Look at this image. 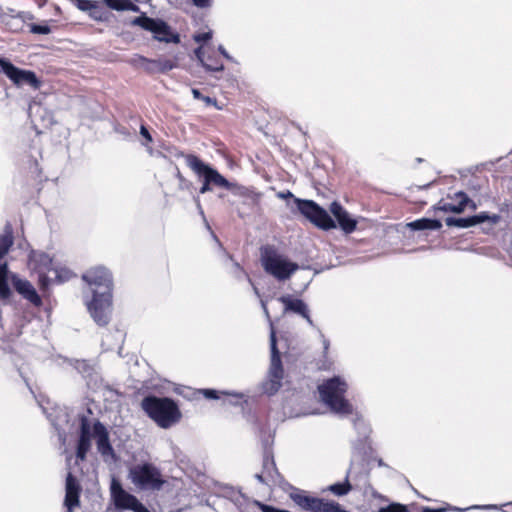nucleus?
Wrapping results in <instances>:
<instances>
[{"mask_svg":"<svg viewBox=\"0 0 512 512\" xmlns=\"http://www.w3.org/2000/svg\"><path fill=\"white\" fill-rule=\"evenodd\" d=\"M82 279L91 287L93 299L87 303L93 320L100 326L109 323L112 304V276L104 267H96L83 274Z\"/></svg>","mask_w":512,"mask_h":512,"instance_id":"1","label":"nucleus"},{"mask_svg":"<svg viewBox=\"0 0 512 512\" xmlns=\"http://www.w3.org/2000/svg\"><path fill=\"white\" fill-rule=\"evenodd\" d=\"M141 407L159 427L164 429L176 424L181 418L178 406L170 398L147 396L142 400Z\"/></svg>","mask_w":512,"mask_h":512,"instance_id":"2","label":"nucleus"},{"mask_svg":"<svg viewBox=\"0 0 512 512\" xmlns=\"http://www.w3.org/2000/svg\"><path fill=\"white\" fill-rule=\"evenodd\" d=\"M347 383L340 377L328 379L318 386L321 400L333 411L340 415H349L353 407L344 395L347 391Z\"/></svg>","mask_w":512,"mask_h":512,"instance_id":"3","label":"nucleus"},{"mask_svg":"<svg viewBox=\"0 0 512 512\" xmlns=\"http://www.w3.org/2000/svg\"><path fill=\"white\" fill-rule=\"evenodd\" d=\"M178 157L185 160L186 165L201 179L203 184L199 189L201 194H205L213 189V186L230 189L231 184L216 169L204 163L194 154H185L180 152Z\"/></svg>","mask_w":512,"mask_h":512,"instance_id":"4","label":"nucleus"},{"mask_svg":"<svg viewBox=\"0 0 512 512\" xmlns=\"http://www.w3.org/2000/svg\"><path fill=\"white\" fill-rule=\"evenodd\" d=\"M261 263L265 272L279 281L289 279L299 268L298 264L291 262L271 246L261 249Z\"/></svg>","mask_w":512,"mask_h":512,"instance_id":"5","label":"nucleus"},{"mask_svg":"<svg viewBox=\"0 0 512 512\" xmlns=\"http://www.w3.org/2000/svg\"><path fill=\"white\" fill-rule=\"evenodd\" d=\"M277 196L281 199L293 198L298 211L317 227L323 230H329L336 227L335 221L330 217L328 212L314 201L294 198L290 191L279 192Z\"/></svg>","mask_w":512,"mask_h":512,"instance_id":"6","label":"nucleus"},{"mask_svg":"<svg viewBox=\"0 0 512 512\" xmlns=\"http://www.w3.org/2000/svg\"><path fill=\"white\" fill-rule=\"evenodd\" d=\"M28 267L38 275L39 284L42 288H47L51 284V275H54L55 278L61 277L59 268L53 265L50 256L44 252L31 251Z\"/></svg>","mask_w":512,"mask_h":512,"instance_id":"7","label":"nucleus"},{"mask_svg":"<svg viewBox=\"0 0 512 512\" xmlns=\"http://www.w3.org/2000/svg\"><path fill=\"white\" fill-rule=\"evenodd\" d=\"M129 474L132 483L141 490H160L165 482L159 469L148 463L134 466Z\"/></svg>","mask_w":512,"mask_h":512,"instance_id":"8","label":"nucleus"},{"mask_svg":"<svg viewBox=\"0 0 512 512\" xmlns=\"http://www.w3.org/2000/svg\"><path fill=\"white\" fill-rule=\"evenodd\" d=\"M133 24L152 32L154 38L158 41L166 43H178L180 41L179 35L174 33L163 20L140 16L134 19Z\"/></svg>","mask_w":512,"mask_h":512,"instance_id":"9","label":"nucleus"},{"mask_svg":"<svg viewBox=\"0 0 512 512\" xmlns=\"http://www.w3.org/2000/svg\"><path fill=\"white\" fill-rule=\"evenodd\" d=\"M270 348H271V364L269 369V381L266 383L265 392L272 395L276 393L281 387L283 378V368L280 359V354L277 349L276 333L271 325L270 332Z\"/></svg>","mask_w":512,"mask_h":512,"instance_id":"10","label":"nucleus"},{"mask_svg":"<svg viewBox=\"0 0 512 512\" xmlns=\"http://www.w3.org/2000/svg\"><path fill=\"white\" fill-rule=\"evenodd\" d=\"M110 491L116 509L131 510L133 512H150L134 495L125 491L122 485L115 479L111 482Z\"/></svg>","mask_w":512,"mask_h":512,"instance_id":"11","label":"nucleus"},{"mask_svg":"<svg viewBox=\"0 0 512 512\" xmlns=\"http://www.w3.org/2000/svg\"><path fill=\"white\" fill-rule=\"evenodd\" d=\"M110 491L116 509L131 510L133 512H150L134 495L125 491L122 485L115 479L111 482Z\"/></svg>","mask_w":512,"mask_h":512,"instance_id":"12","label":"nucleus"},{"mask_svg":"<svg viewBox=\"0 0 512 512\" xmlns=\"http://www.w3.org/2000/svg\"><path fill=\"white\" fill-rule=\"evenodd\" d=\"M291 498L303 510L311 512H349L337 502L323 498L311 497L302 493L292 494Z\"/></svg>","mask_w":512,"mask_h":512,"instance_id":"13","label":"nucleus"},{"mask_svg":"<svg viewBox=\"0 0 512 512\" xmlns=\"http://www.w3.org/2000/svg\"><path fill=\"white\" fill-rule=\"evenodd\" d=\"M0 71H3L16 86L29 85L35 89L40 86V82L34 72L19 69L4 59L0 61Z\"/></svg>","mask_w":512,"mask_h":512,"instance_id":"14","label":"nucleus"},{"mask_svg":"<svg viewBox=\"0 0 512 512\" xmlns=\"http://www.w3.org/2000/svg\"><path fill=\"white\" fill-rule=\"evenodd\" d=\"M500 220L501 216L498 214L490 215L487 212H481L477 215L465 218L448 217L446 218L445 223L449 227L468 228L486 221L490 222L492 225H495L499 223Z\"/></svg>","mask_w":512,"mask_h":512,"instance_id":"15","label":"nucleus"},{"mask_svg":"<svg viewBox=\"0 0 512 512\" xmlns=\"http://www.w3.org/2000/svg\"><path fill=\"white\" fill-rule=\"evenodd\" d=\"M93 437L96 439L97 450L102 457L105 459L115 457L114 449L109 440V433L100 421H96L93 425Z\"/></svg>","mask_w":512,"mask_h":512,"instance_id":"16","label":"nucleus"},{"mask_svg":"<svg viewBox=\"0 0 512 512\" xmlns=\"http://www.w3.org/2000/svg\"><path fill=\"white\" fill-rule=\"evenodd\" d=\"M255 477L259 482L266 485L281 483L282 477L276 468L273 457L270 456L268 452L264 455L262 472L256 474Z\"/></svg>","mask_w":512,"mask_h":512,"instance_id":"17","label":"nucleus"},{"mask_svg":"<svg viewBox=\"0 0 512 512\" xmlns=\"http://www.w3.org/2000/svg\"><path fill=\"white\" fill-rule=\"evenodd\" d=\"M279 301L284 305V313L292 312L300 315L311 327L314 326V322L310 317L309 307L303 300L294 298L291 295H284L279 298Z\"/></svg>","mask_w":512,"mask_h":512,"instance_id":"18","label":"nucleus"},{"mask_svg":"<svg viewBox=\"0 0 512 512\" xmlns=\"http://www.w3.org/2000/svg\"><path fill=\"white\" fill-rule=\"evenodd\" d=\"M93 435V428L87 417L82 416L80 419V435L77 445L76 456L79 460L83 461L86 458L87 452L91 448V437Z\"/></svg>","mask_w":512,"mask_h":512,"instance_id":"19","label":"nucleus"},{"mask_svg":"<svg viewBox=\"0 0 512 512\" xmlns=\"http://www.w3.org/2000/svg\"><path fill=\"white\" fill-rule=\"evenodd\" d=\"M65 488L64 506L66 507V512H73V509L80 505L79 495L81 488L71 472L67 474Z\"/></svg>","mask_w":512,"mask_h":512,"instance_id":"20","label":"nucleus"},{"mask_svg":"<svg viewBox=\"0 0 512 512\" xmlns=\"http://www.w3.org/2000/svg\"><path fill=\"white\" fill-rule=\"evenodd\" d=\"M330 212L346 234H350L356 229L357 221L338 202L331 203Z\"/></svg>","mask_w":512,"mask_h":512,"instance_id":"21","label":"nucleus"},{"mask_svg":"<svg viewBox=\"0 0 512 512\" xmlns=\"http://www.w3.org/2000/svg\"><path fill=\"white\" fill-rule=\"evenodd\" d=\"M13 285L15 290L21 294L25 299H27L32 304L39 306L41 304V298L37 294L35 288L32 284L24 279H19L13 276Z\"/></svg>","mask_w":512,"mask_h":512,"instance_id":"22","label":"nucleus"},{"mask_svg":"<svg viewBox=\"0 0 512 512\" xmlns=\"http://www.w3.org/2000/svg\"><path fill=\"white\" fill-rule=\"evenodd\" d=\"M456 198L458 200V204H454L451 202H440V203H438L436 209L441 210L443 212H454V213L463 212L467 203L470 200H469L468 196L463 192L456 193Z\"/></svg>","mask_w":512,"mask_h":512,"instance_id":"23","label":"nucleus"},{"mask_svg":"<svg viewBox=\"0 0 512 512\" xmlns=\"http://www.w3.org/2000/svg\"><path fill=\"white\" fill-rule=\"evenodd\" d=\"M407 226L411 230H439L442 227V223L436 219L422 218L410 222Z\"/></svg>","mask_w":512,"mask_h":512,"instance_id":"24","label":"nucleus"},{"mask_svg":"<svg viewBox=\"0 0 512 512\" xmlns=\"http://www.w3.org/2000/svg\"><path fill=\"white\" fill-rule=\"evenodd\" d=\"M13 243L12 228L7 224L4 233L0 235V261L3 260L4 256L9 252Z\"/></svg>","mask_w":512,"mask_h":512,"instance_id":"25","label":"nucleus"},{"mask_svg":"<svg viewBox=\"0 0 512 512\" xmlns=\"http://www.w3.org/2000/svg\"><path fill=\"white\" fill-rule=\"evenodd\" d=\"M10 294L8 286V266L6 261H0V298H6Z\"/></svg>","mask_w":512,"mask_h":512,"instance_id":"26","label":"nucleus"},{"mask_svg":"<svg viewBox=\"0 0 512 512\" xmlns=\"http://www.w3.org/2000/svg\"><path fill=\"white\" fill-rule=\"evenodd\" d=\"M106 5L117 11H137L138 6L131 2V0H104Z\"/></svg>","mask_w":512,"mask_h":512,"instance_id":"27","label":"nucleus"},{"mask_svg":"<svg viewBox=\"0 0 512 512\" xmlns=\"http://www.w3.org/2000/svg\"><path fill=\"white\" fill-rule=\"evenodd\" d=\"M349 472H347V475H346V478L344 480V482L342 483H335L331 486H329V491L332 492L334 495L336 496H344V495H347L351 490H352V486L349 482Z\"/></svg>","mask_w":512,"mask_h":512,"instance_id":"28","label":"nucleus"},{"mask_svg":"<svg viewBox=\"0 0 512 512\" xmlns=\"http://www.w3.org/2000/svg\"><path fill=\"white\" fill-rule=\"evenodd\" d=\"M89 15L97 21H104L107 19V11H105L97 2L93 3L92 8L89 11Z\"/></svg>","mask_w":512,"mask_h":512,"instance_id":"29","label":"nucleus"},{"mask_svg":"<svg viewBox=\"0 0 512 512\" xmlns=\"http://www.w3.org/2000/svg\"><path fill=\"white\" fill-rule=\"evenodd\" d=\"M196 56L200 60V62L202 63L203 67H205L206 70H209V71H222L224 69V65L223 64L208 63L205 60L204 55H203V53H202L200 48L196 50Z\"/></svg>","mask_w":512,"mask_h":512,"instance_id":"30","label":"nucleus"},{"mask_svg":"<svg viewBox=\"0 0 512 512\" xmlns=\"http://www.w3.org/2000/svg\"><path fill=\"white\" fill-rule=\"evenodd\" d=\"M377 512H408V509L403 504L391 503L388 506L379 508Z\"/></svg>","mask_w":512,"mask_h":512,"instance_id":"31","label":"nucleus"},{"mask_svg":"<svg viewBox=\"0 0 512 512\" xmlns=\"http://www.w3.org/2000/svg\"><path fill=\"white\" fill-rule=\"evenodd\" d=\"M59 271H60L61 277L55 278L54 275H51V277H52L51 284H53V283H57V284L63 283L65 281L69 280L71 275H72V273L68 269L59 268Z\"/></svg>","mask_w":512,"mask_h":512,"instance_id":"32","label":"nucleus"},{"mask_svg":"<svg viewBox=\"0 0 512 512\" xmlns=\"http://www.w3.org/2000/svg\"><path fill=\"white\" fill-rule=\"evenodd\" d=\"M158 72L163 73L172 70L175 67V63L167 59H158Z\"/></svg>","mask_w":512,"mask_h":512,"instance_id":"33","label":"nucleus"},{"mask_svg":"<svg viewBox=\"0 0 512 512\" xmlns=\"http://www.w3.org/2000/svg\"><path fill=\"white\" fill-rule=\"evenodd\" d=\"M355 428L359 431V433L363 436H366L369 432V428L365 425L364 421L360 416L356 415L353 420Z\"/></svg>","mask_w":512,"mask_h":512,"instance_id":"34","label":"nucleus"},{"mask_svg":"<svg viewBox=\"0 0 512 512\" xmlns=\"http://www.w3.org/2000/svg\"><path fill=\"white\" fill-rule=\"evenodd\" d=\"M30 31L33 34H49L51 32V28L48 25H39V24H32L30 26Z\"/></svg>","mask_w":512,"mask_h":512,"instance_id":"35","label":"nucleus"},{"mask_svg":"<svg viewBox=\"0 0 512 512\" xmlns=\"http://www.w3.org/2000/svg\"><path fill=\"white\" fill-rule=\"evenodd\" d=\"M76 3V6L81 11H87L89 12L92 8L93 1L90 0H73Z\"/></svg>","mask_w":512,"mask_h":512,"instance_id":"36","label":"nucleus"},{"mask_svg":"<svg viewBox=\"0 0 512 512\" xmlns=\"http://www.w3.org/2000/svg\"><path fill=\"white\" fill-rule=\"evenodd\" d=\"M158 60L147 59L143 69L148 73H158Z\"/></svg>","mask_w":512,"mask_h":512,"instance_id":"37","label":"nucleus"},{"mask_svg":"<svg viewBox=\"0 0 512 512\" xmlns=\"http://www.w3.org/2000/svg\"><path fill=\"white\" fill-rule=\"evenodd\" d=\"M146 61H147V58H145V57H143V56H140V55H135V56L131 59L130 63H131V64H133V65H135V66H137V67H141V68H143V67H144V65H145V63H146Z\"/></svg>","mask_w":512,"mask_h":512,"instance_id":"38","label":"nucleus"},{"mask_svg":"<svg viewBox=\"0 0 512 512\" xmlns=\"http://www.w3.org/2000/svg\"><path fill=\"white\" fill-rule=\"evenodd\" d=\"M181 189L188 188L191 183L178 171L176 175Z\"/></svg>","mask_w":512,"mask_h":512,"instance_id":"39","label":"nucleus"},{"mask_svg":"<svg viewBox=\"0 0 512 512\" xmlns=\"http://www.w3.org/2000/svg\"><path fill=\"white\" fill-rule=\"evenodd\" d=\"M211 37H212V33L211 32H204V33L196 35L194 37V39H195L196 42H206L209 39H211Z\"/></svg>","mask_w":512,"mask_h":512,"instance_id":"40","label":"nucleus"},{"mask_svg":"<svg viewBox=\"0 0 512 512\" xmlns=\"http://www.w3.org/2000/svg\"><path fill=\"white\" fill-rule=\"evenodd\" d=\"M203 395L208 399H218V392L213 389H204L202 390Z\"/></svg>","mask_w":512,"mask_h":512,"instance_id":"41","label":"nucleus"},{"mask_svg":"<svg viewBox=\"0 0 512 512\" xmlns=\"http://www.w3.org/2000/svg\"><path fill=\"white\" fill-rule=\"evenodd\" d=\"M192 3L199 8H206L211 5L212 0H191Z\"/></svg>","mask_w":512,"mask_h":512,"instance_id":"42","label":"nucleus"},{"mask_svg":"<svg viewBox=\"0 0 512 512\" xmlns=\"http://www.w3.org/2000/svg\"><path fill=\"white\" fill-rule=\"evenodd\" d=\"M140 134L148 141V142H151L152 141V137L149 133V131L147 130V128L145 126H141L140 128Z\"/></svg>","mask_w":512,"mask_h":512,"instance_id":"43","label":"nucleus"},{"mask_svg":"<svg viewBox=\"0 0 512 512\" xmlns=\"http://www.w3.org/2000/svg\"><path fill=\"white\" fill-rule=\"evenodd\" d=\"M218 49H219V52H220V53H221V54H222L226 59H228V60H232V57L228 54V52L225 50V48H224L222 45H220Z\"/></svg>","mask_w":512,"mask_h":512,"instance_id":"44","label":"nucleus"},{"mask_svg":"<svg viewBox=\"0 0 512 512\" xmlns=\"http://www.w3.org/2000/svg\"><path fill=\"white\" fill-rule=\"evenodd\" d=\"M202 100H203L207 105H215V104H216V100H215V99L210 98L209 96H204V97H202Z\"/></svg>","mask_w":512,"mask_h":512,"instance_id":"45","label":"nucleus"},{"mask_svg":"<svg viewBox=\"0 0 512 512\" xmlns=\"http://www.w3.org/2000/svg\"><path fill=\"white\" fill-rule=\"evenodd\" d=\"M321 337H322V343H323V348H324V353H326L329 349V340L326 339L322 334H321Z\"/></svg>","mask_w":512,"mask_h":512,"instance_id":"46","label":"nucleus"},{"mask_svg":"<svg viewBox=\"0 0 512 512\" xmlns=\"http://www.w3.org/2000/svg\"><path fill=\"white\" fill-rule=\"evenodd\" d=\"M261 306L263 308V311L267 317L268 320H270V315H269V311H268V308H267V305H266V302L264 300H261Z\"/></svg>","mask_w":512,"mask_h":512,"instance_id":"47","label":"nucleus"},{"mask_svg":"<svg viewBox=\"0 0 512 512\" xmlns=\"http://www.w3.org/2000/svg\"><path fill=\"white\" fill-rule=\"evenodd\" d=\"M192 94L196 99L202 100V97H204L198 89H192Z\"/></svg>","mask_w":512,"mask_h":512,"instance_id":"48","label":"nucleus"},{"mask_svg":"<svg viewBox=\"0 0 512 512\" xmlns=\"http://www.w3.org/2000/svg\"><path fill=\"white\" fill-rule=\"evenodd\" d=\"M196 202H197V207H198V209H199V211H200L201 215H204V212H203L202 207H201V205H200L199 199H196Z\"/></svg>","mask_w":512,"mask_h":512,"instance_id":"49","label":"nucleus"},{"mask_svg":"<svg viewBox=\"0 0 512 512\" xmlns=\"http://www.w3.org/2000/svg\"><path fill=\"white\" fill-rule=\"evenodd\" d=\"M377 464H378V466H380V467L386 466V464L383 462V460H382V459H378V460H377Z\"/></svg>","mask_w":512,"mask_h":512,"instance_id":"50","label":"nucleus"},{"mask_svg":"<svg viewBox=\"0 0 512 512\" xmlns=\"http://www.w3.org/2000/svg\"><path fill=\"white\" fill-rule=\"evenodd\" d=\"M374 497H378V498H382V496L380 494H378L377 492H373L372 494Z\"/></svg>","mask_w":512,"mask_h":512,"instance_id":"51","label":"nucleus"},{"mask_svg":"<svg viewBox=\"0 0 512 512\" xmlns=\"http://www.w3.org/2000/svg\"><path fill=\"white\" fill-rule=\"evenodd\" d=\"M253 289H254L255 294H256L257 296H259V291H258V289H257L256 287H254Z\"/></svg>","mask_w":512,"mask_h":512,"instance_id":"52","label":"nucleus"},{"mask_svg":"<svg viewBox=\"0 0 512 512\" xmlns=\"http://www.w3.org/2000/svg\"><path fill=\"white\" fill-rule=\"evenodd\" d=\"M495 506H492V505H486V506H483V508H494Z\"/></svg>","mask_w":512,"mask_h":512,"instance_id":"53","label":"nucleus"},{"mask_svg":"<svg viewBox=\"0 0 512 512\" xmlns=\"http://www.w3.org/2000/svg\"><path fill=\"white\" fill-rule=\"evenodd\" d=\"M234 265H235V267H236L237 269H239V270H240V266H239V264H238V263H235Z\"/></svg>","mask_w":512,"mask_h":512,"instance_id":"54","label":"nucleus"}]
</instances>
